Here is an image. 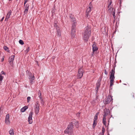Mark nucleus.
Here are the masks:
<instances>
[{
	"label": "nucleus",
	"instance_id": "1",
	"mask_svg": "<svg viewBox=\"0 0 135 135\" xmlns=\"http://www.w3.org/2000/svg\"><path fill=\"white\" fill-rule=\"evenodd\" d=\"M91 28L89 27H86L85 28L83 34V38L84 41H87L91 35Z\"/></svg>",
	"mask_w": 135,
	"mask_h": 135
},
{
	"label": "nucleus",
	"instance_id": "2",
	"mask_svg": "<svg viewBox=\"0 0 135 135\" xmlns=\"http://www.w3.org/2000/svg\"><path fill=\"white\" fill-rule=\"evenodd\" d=\"M73 125L72 123L69 124L67 128L65 130V132L66 133H68L70 135H74L73 133Z\"/></svg>",
	"mask_w": 135,
	"mask_h": 135
},
{
	"label": "nucleus",
	"instance_id": "3",
	"mask_svg": "<svg viewBox=\"0 0 135 135\" xmlns=\"http://www.w3.org/2000/svg\"><path fill=\"white\" fill-rule=\"evenodd\" d=\"M75 25H73L72 27V29L71 32V37L72 38L75 37Z\"/></svg>",
	"mask_w": 135,
	"mask_h": 135
},
{
	"label": "nucleus",
	"instance_id": "4",
	"mask_svg": "<svg viewBox=\"0 0 135 135\" xmlns=\"http://www.w3.org/2000/svg\"><path fill=\"white\" fill-rule=\"evenodd\" d=\"M39 102L37 101L36 102V103L35 105V113L37 114L39 112Z\"/></svg>",
	"mask_w": 135,
	"mask_h": 135
},
{
	"label": "nucleus",
	"instance_id": "5",
	"mask_svg": "<svg viewBox=\"0 0 135 135\" xmlns=\"http://www.w3.org/2000/svg\"><path fill=\"white\" fill-rule=\"evenodd\" d=\"M92 49L93 52L91 54L92 56H93V54L94 53V52L97 51L98 49V48L96 46V44L94 42H93V43L92 45Z\"/></svg>",
	"mask_w": 135,
	"mask_h": 135
},
{
	"label": "nucleus",
	"instance_id": "6",
	"mask_svg": "<svg viewBox=\"0 0 135 135\" xmlns=\"http://www.w3.org/2000/svg\"><path fill=\"white\" fill-rule=\"evenodd\" d=\"M26 73L28 74L29 76V79L30 80V83H32L33 82V80H34L35 78L34 76H32V74L30 72H29L28 71H26Z\"/></svg>",
	"mask_w": 135,
	"mask_h": 135
},
{
	"label": "nucleus",
	"instance_id": "7",
	"mask_svg": "<svg viewBox=\"0 0 135 135\" xmlns=\"http://www.w3.org/2000/svg\"><path fill=\"white\" fill-rule=\"evenodd\" d=\"M83 70L82 68H80L79 69L78 73L77 75V78L78 79L81 78L83 75Z\"/></svg>",
	"mask_w": 135,
	"mask_h": 135
},
{
	"label": "nucleus",
	"instance_id": "8",
	"mask_svg": "<svg viewBox=\"0 0 135 135\" xmlns=\"http://www.w3.org/2000/svg\"><path fill=\"white\" fill-rule=\"evenodd\" d=\"M110 80L114 81V74L115 72L113 69H112L110 71Z\"/></svg>",
	"mask_w": 135,
	"mask_h": 135
},
{
	"label": "nucleus",
	"instance_id": "9",
	"mask_svg": "<svg viewBox=\"0 0 135 135\" xmlns=\"http://www.w3.org/2000/svg\"><path fill=\"white\" fill-rule=\"evenodd\" d=\"M33 114V113L32 112H31L29 114V116L28 118V121L29 124H31L32 123V115Z\"/></svg>",
	"mask_w": 135,
	"mask_h": 135
},
{
	"label": "nucleus",
	"instance_id": "10",
	"mask_svg": "<svg viewBox=\"0 0 135 135\" xmlns=\"http://www.w3.org/2000/svg\"><path fill=\"white\" fill-rule=\"evenodd\" d=\"M112 99V98L111 96H108L106 99L105 103L107 104L109 103L111 101Z\"/></svg>",
	"mask_w": 135,
	"mask_h": 135
},
{
	"label": "nucleus",
	"instance_id": "11",
	"mask_svg": "<svg viewBox=\"0 0 135 135\" xmlns=\"http://www.w3.org/2000/svg\"><path fill=\"white\" fill-rule=\"evenodd\" d=\"M15 56V55H12L9 57L8 61L10 64L11 63H13L14 59Z\"/></svg>",
	"mask_w": 135,
	"mask_h": 135
},
{
	"label": "nucleus",
	"instance_id": "12",
	"mask_svg": "<svg viewBox=\"0 0 135 135\" xmlns=\"http://www.w3.org/2000/svg\"><path fill=\"white\" fill-rule=\"evenodd\" d=\"M93 6L91 2L89 3V8H88L86 10V12H87L89 13L91 11L92 9Z\"/></svg>",
	"mask_w": 135,
	"mask_h": 135
},
{
	"label": "nucleus",
	"instance_id": "13",
	"mask_svg": "<svg viewBox=\"0 0 135 135\" xmlns=\"http://www.w3.org/2000/svg\"><path fill=\"white\" fill-rule=\"evenodd\" d=\"M12 12L11 11H9L6 16V17L5 18V21H7L8 20V19L10 17V16L11 15V13H12Z\"/></svg>",
	"mask_w": 135,
	"mask_h": 135
},
{
	"label": "nucleus",
	"instance_id": "14",
	"mask_svg": "<svg viewBox=\"0 0 135 135\" xmlns=\"http://www.w3.org/2000/svg\"><path fill=\"white\" fill-rule=\"evenodd\" d=\"M109 113V110L108 109H104V114L103 117H105Z\"/></svg>",
	"mask_w": 135,
	"mask_h": 135
},
{
	"label": "nucleus",
	"instance_id": "15",
	"mask_svg": "<svg viewBox=\"0 0 135 135\" xmlns=\"http://www.w3.org/2000/svg\"><path fill=\"white\" fill-rule=\"evenodd\" d=\"M28 7L29 5L28 4H27L25 7V10L24 11V13L25 14H26L27 13L28 10Z\"/></svg>",
	"mask_w": 135,
	"mask_h": 135
},
{
	"label": "nucleus",
	"instance_id": "16",
	"mask_svg": "<svg viewBox=\"0 0 135 135\" xmlns=\"http://www.w3.org/2000/svg\"><path fill=\"white\" fill-rule=\"evenodd\" d=\"M28 108V107L27 106H25L22 108L20 110L22 112H23Z\"/></svg>",
	"mask_w": 135,
	"mask_h": 135
},
{
	"label": "nucleus",
	"instance_id": "17",
	"mask_svg": "<svg viewBox=\"0 0 135 135\" xmlns=\"http://www.w3.org/2000/svg\"><path fill=\"white\" fill-rule=\"evenodd\" d=\"M9 133L10 135H14V134L13 132V129L11 128L9 131Z\"/></svg>",
	"mask_w": 135,
	"mask_h": 135
},
{
	"label": "nucleus",
	"instance_id": "18",
	"mask_svg": "<svg viewBox=\"0 0 135 135\" xmlns=\"http://www.w3.org/2000/svg\"><path fill=\"white\" fill-rule=\"evenodd\" d=\"M100 85V83L99 82H97V86L96 88V89L97 90L98 89V87H99Z\"/></svg>",
	"mask_w": 135,
	"mask_h": 135
},
{
	"label": "nucleus",
	"instance_id": "19",
	"mask_svg": "<svg viewBox=\"0 0 135 135\" xmlns=\"http://www.w3.org/2000/svg\"><path fill=\"white\" fill-rule=\"evenodd\" d=\"M106 119L105 118V117H103V124L105 125L106 124Z\"/></svg>",
	"mask_w": 135,
	"mask_h": 135
},
{
	"label": "nucleus",
	"instance_id": "20",
	"mask_svg": "<svg viewBox=\"0 0 135 135\" xmlns=\"http://www.w3.org/2000/svg\"><path fill=\"white\" fill-rule=\"evenodd\" d=\"M5 123L9 125L10 124V122L9 119L5 120Z\"/></svg>",
	"mask_w": 135,
	"mask_h": 135
},
{
	"label": "nucleus",
	"instance_id": "21",
	"mask_svg": "<svg viewBox=\"0 0 135 135\" xmlns=\"http://www.w3.org/2000/svg\"><path fill=\"white\" fill-rule=\"evenodd\" d=\"M30 49L29 47H28L26 49V50H25V53L27 54L29 51Z\"/></svg>",
	"mask_w": 135,
	"mask_h": 135
},
{
	"label": "nucleus",
	"instance_id": "22",
	"mask_svg": "<svg viewBox=\"0 0 135 135\" xmlns=\"http://www.w3.org/2000/svg\"><path fill=\"white\" fill-rule=\"evenodd\" d=\"M114 81H113L112 80H110V86H112L113 85V83H114Z\"/></svg>",
	"mask_w": 135,
	"mask_h": 135
},
{
	"label": "nucleus",
	"instance_id": "23",
	"mask_svg": "<svg viewBox=\"0 0 135 135\" xmlns=\"http://www.w3.org/2000/svg\"><path fill=\"white\" fill-rule=\"evenodd\" d=\"M9 114H7L5 120H8L9 119Z\"/></svg>",
	"mask_w": 135,
	"mask_h": 135
},
{
	"label": "nucleus",
	"instance_id": "24",
	"mask_svg": "<svg viewBox=\"0 0 135 135\" xmlns=\"http://www.w3.org/2000/svg\"><path fill=\"white\" fill-rule=\"evenodd\" d=\"M3 49H4L6 51H8V48L6 47V46H4L3 47Z\"/></svg>",
	"mask_w": 135,
	"mask_h": 135
},
{
	"label": "nucleus",
	"instance_id": "25",
	"mask_svg": "<svg viewBox=\"0 0 135 135\" xmlns=\"http://www.w3.org/2000/svg\"><path fill=\"white\" fill-rule=\"evenodd\" d=\"M19 43L20 44H21L22 45L23 44H24V42H23V41L22 40H19Z\"/></svg>",
	"mask_w": 135,
	"mask_h": 135
},
{
	"label": "nucleus",
	"instance_id": "26",
	"mask_svg": "<svg viewBox=\"0 0 135 135\" xmlns=\"http://www.w3.org/2000/svg\"><path fill=\"white\" fill-rule=\"evenodd\" d=\"M111 4V2H110L108 4V10L109 12L110 11V8H111L110 7V5Z\"/></svg>",
	"mask_w": 135,
	"mask_h": 135
},
{
	"label": "nucleus",
	"instance_id": "27",
	"mask_svg": "<svg viewBox=\"0 0 135 135\" xmlns=\"http://www.w3.org/2000/svg\"><path fill=\"white\" fill-rule=\"evenodd\" d=\"M75 124H76V128H78L79 127V123L78 122H75Z\"/></svg>",
	"mask_w": 135,
	"mask_h": 135
},
{
	"label": "nucleus",
	"instance_id": "28",
	"mask_svg": "<svg viewBox=\"0 0 135 135\" xmlns=\"http://www.w3.org/2000/svg\"><path fill=\"white\" fill-rule=\"evenodd\" d=\"M97 123L96 122H94L93 123V128H94L95 126H96L97 124Z\"/></svg>",
	"mask_w": 135,
	"mask_h": 135
},
{
	"label": "nucleus",
	"instance_id": "29",
	"mask_svg": "<svg viewBox=\"0 0 135 135\" xmlns=\"http://www.w3.org/2000/svg\"><path fill=\"white\" fill-rule=\"evenodd\" d=\"M27 102L28 103L30 101V99H31V97H28L27 98Z\"/></svg>",
	"mask_w": 135,
	"mask_h": 135
},
{
	"label": "nucleus",
	"instance_id": "30",
	"mask_svg": "<svg viewBox=\"0 0 135 135\" xmlns=\"http://www.w3.org/2000/svg\"><path fill=\"white\" fill-rule=\"evenodd\" d=\"M98 118L94 117V122H97Z\"/></svg>",
	"mask_w": 135,
	"mask_h": 135
},
{
	"label": "nucleus",
	"instance_id": "31",
	"mask_svg": "<svg viewBox=\"0 0 135 135\" xmlns=\"http://www.w3.org/2000/svg\"><path fill=\"white\" fill-rule=\"evenodd\" d=\"M86 17L88 18L89 16V13L87 12H86Z\"/></svg>",
	"mask_w": 135,
	"mask_h": 135
},
{
	"label": "nucleus",
	"instance_id": "32",
	"mask_svg": "<svg viewBox=\"0 0 135 135\" xmlns=\"http://www.w3.org/2000/svg\"><path fill=\"white\" fill-rule=\"evenodd\" d=\"M57 35L59 36H60L61 35V32L59 31H58L57 32Z\"/></svg>",
	"mask_w": 135,
	"mask_h": 135
},
{
	"label": "nucleus",
	"instance_id": "33",
	"mask_svg": "<svg viewBox=\"0 0 135 135\" xmlns=\"http://www.w3.org/2000/svg\"><path fill=\"white\" fill-rule=\"evenodd\" d=\"M41 92L40 91H39L38 93V95L39 97L40 98H41L40 96H41Z\"/></svg>",
	"mask_w": 135,
	"mask_h": 135
},
{
	"label": "nucleus",
	"instance_id": "34",
	"mask_svg": "<svg viewBox=\"0 0 135 135\" xmlns=\"http://www.w3.org/2000/svg\"><path fill=\"white\" fill-rule=\"evenodd\" d=\"M115 12L114 11H113V17H114V18H115Z\"/></svg>",
	"mask_w": 135,
	"mask_h": 135
},
{
	"label": "nucleus",
	"instance_id": "35",
	"mask_svg": "<svg viewBox=\"0 0 135 135\" xmlns=\"http://www.w3.org/2000/svg\"><path fill=\"white\" fill-rule=\"evenodd\" d=\"M99 114V113H97L96 114V115H95V117L98 118V115Z\"/></svg>",
	"mask_w": 135,
	"mask_h": 135
},
{
	"label": "nucleus",
	"instance_id": "36",
	"mask_svg": "<svg viewBox=\"0 0 135 135\" xmlns=\"http://www.w3.org/2000/svg\"><path fill=\"white\" fill-rule=\"evenodd\" d=\"M105 129L103 128L102 129V133H103V134H104V133L105 132Z\"/></svg>",
	"mask_w": 135,
	"mask_h": 135
},
{
	"label": "nucleus",
	"instance_id": "37",
	"mask_svg": "<svg viewBox=\"0 0 135 135\" xmlns=\"http://www.w3.org/2000/svg\"><path fill=\"white\" fill-rule=\"evenodd\" d=\"M28 0H24V5H25L26 3V2H27Z\"/></svg>",
	"mask_w": 135,
	"mask_h": 135
},
{
	"label": "nucleus",
	"instance_id": "38",
	"mask_svg": "<svg viewBox=\"0 0 135 135\" xmlns=\"http://www.w3.org/2000/svg\"><path fill=\"white\" fill-rule=\"evenodd\" d=\"M105 74H106L107 75L108 74V73L107 72V71H106V70H105Z\"/></svg>",
	"mask_w": 135,
	"mask_h": 135
},
{
	"label": "nucleus",
	"instance_id": "39",
	"mask_svg": "<svg viewBox=\"0 0 135 135\" xmlns=\"http://www.w3.org/2000/svg\"><path fill=\"white\" fill-rule=\"evenodd\" d=\"M4 17H3L2 18V19L1 20V22H2L3 21V19H4Z\"/></svg>",
	"mask_w": 135,
	"mask_h": 135
},
{
	"label": "nucleus",
	"instance_id": "40",
	"mask_svg": "<svg viewBox=\"0 0 135 135\" xmlns=\"http://www.w3.org/2000/svg\"><path fill=\"white\" fill-rule=\"evenodd\" d=\"M80 113H77L76 114L77 116V117H79L80 115Z\"/></svg>",
	"mask_w": 135,
	"mask_h": 135
},
{
	"label": "nucleus",
	"instance_id": "41",
	"mask_svg": "<svg viewBox=\"0 0 135 135\" xmlns=\"http://www.w3.org/2000/svg\"><path fill=\"white\" fill-rule=\"evenodd\" d=\"M4 57H3L1 59V61H3L4 60Z\"/></svg>",
	"mask_w": 135,
	"mask_h": 135
},
{
	"label": "nucleus",
	"instance_id": "42",
	"mask_svg": "<svg viewBox=\"0 0 135 135\" xmlns=\"http://www.w3.org/2000/svg\"><path fill=\"white\" fill-rule=\"evenodd\" d=\"M104 31L103 32H104V33H106V30H105V28H104Z\"/></svg>",
	"mask_w": 135,
	"mask_h": 135
},
{
	"label": "nucleus",
	"instance_id": "43",
	"mask_svg": "<svg viewBox=\"0 0 135 135\" xmlns=\"http://www.w3.org/2000/svg\"><path fill=\"white\" fill-rule=\"evenodd\" d=\"M104 134H103V133H100L99 134V135H103Z\"/></svg>",
	"mask_w": 135,
	"mask_h": 135
},
{
	"label": "nucleus",
	"instance_id": "44",
	"mask_svg": "<svg viewBox=\"0 0 135 135\" xmlns=\"http://www.w3.org/2000/svg\"><path fill=\"white\" fill-rule=\"evenodd\" d=\"M0 112H1L2 111V108L1 107L0 108Z\"/></svg>",
	"mask_w": 135,
	"mask_h": 135
},
{
	"label": "nucleus",
	"instance_id": "45",
	"mask_svg": "<svg viewBox=\"0 0 135 135\" xmlns=\"http://www.w3.org/2000/svg\"><path fill=\"white\" fill-rule=\"evenodd\" d=\"M1 73L2 74H4V73L3 71H2L1 72Z\"/></svg>",
	"mask_w": 135,
	"mask_h": 135
},
{
	"label": "nucleus",
	"instance_id": "46",
	"mask_svg": "<svg viewBox=\"0 0 135 135\" xmlns=\"http://www.w3.org/2000/svg\"><path fill=\"white\" fill-rule=\"evenodd\" d=\"M54 26L55 27H56V26H57V25L56 24V23H55L54 25Z\"/></svg>",
	"mask_w": 135,
	"mask_h": 135
}]
</instances>
